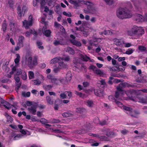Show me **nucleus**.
Returning a JSON list of instances; mask_svg holds the SVG:
<instances>
[{
    "label": "nucleus",
    "instance_id": "40",
    "mask_svg": "<svg viewBox=\"0 0 147 147\" xmlns=\"http://www.w3.org/2000/svg\"><path fill=\"white\" fill-rule=\"evenodd\" d=\"M12 137H13V140H18L20 138H23L22 136L21 135V134H14L12 136Z\"/></svg>",
    "mask_w": 147,
    "mask_h": 147
},
{
    "label": "nucleus",
    "instance_id": "14",
    "mask_svg": "<svg viewBox=\"0 0 147 147\" xmlns=\"http://www.w3.org/2000/svg\"><path fill=\"white\" fill-rule=\"evenodd\" d=\"M113 41L114 44L117 46H122L125 42L124 40L122 38L118 39L115 38L113 39Z\"/></svg>",
    "mask_w": 147,
    "mask_h": 147
},
{
    "label": "nucleus",
    "instance_id": "33",
    "mask_svg": "<svg viewBox=\"0 0 147 147\" xmlns=\"http://www.w3.org/2000/svg\"><path fill=\"white\" fill-rule=\"evenodd\" d=\"M59 65L58 66L59 68L61 69H63L64 68H65L67 67V65L64 63L63 62V61H59Z\"/></svg>",
    "mask_w": 147,
    "mask_h": 147
},
{
    "label": "nucleus",
    "instance_id": "46",
    "mask_svg": "<svg viewBox=\"0 0 147 147\" xmlns=\"http://www.w3.org/2000/svg\"><path fill=\"white\" fill-rule=\"evenodd\" d=\"M72 115L71 112H65L62 114V115L64 117H70Z\"/></svg>",
    "mask_w": 147,
    "mask_h": 147
},
{
    "label": "nucleus",
    "instance_id": "55",
    "mask_svg": "<svg viewBox=\"0 0 147 147\" xmlns=\"http://www.w3.org/2000/svg\"><path fill=\"white\" fill-rule=\"evenodd\" d=\"M133 51L131 49H129L127 50L125 53V54L127 55H130L133 53Z\"/></svg>",
    "mask_w": 147,
    "mask_h": 147
},
{
    "label": "nucleus",
    "instance_id": "29",
    "mask_svg": "<svg viewBox=\"0 0 147 147\" xmlns=\"http://www.w3.org/2000/svg\"><path fill=\"white\" fill-rule=\"evenodd\" d=\"M70 41L73 45L77 47H80L81 45V44L80 41H78L74 40H70Z\"/></svg>",
    "mask_w": 147,
    "mask_h": 147
},
{
    "label": "nucleus",
    "instance_id": "5",
    "mask_svg": "<svg viewBox=\"0 0 147 147\" xmlns=\"http://www.w3.org/2000/svg\"><path fill=\"white\" fill-rule=\"evenodd\" d=\"M33 23V19L32 15H30L28 20H24L22 22L23 26L26 29H28L32 26Z\"/></svg>",
    "mask_w": 147,
    "mask_h": 147
},
{
    "label": "nucleus",
    "instance_id": "56",
    "mask_svg": "<svg viewBox=\"0 0 147 147\" xmlns=\"http://www.w3.org/2000/svg\"><path fill=\"white\" fill-rule=\"evenodd\" d=\"M8 2L10 7H12L14 3V0H8Z\"/></svg>",
    "mask_w": 147,
    "mask_h": 147
},
{
    "label": "nucleus",
    "instance_id": "2",
    "mask_svg": "<svg viewBox=\"0 0 147 147\" xmlns=\"http://www.w3.org/2000/svg\"><path fill=\"white\" fill-rule=\"evenodd\" d=\"M127 34L130 36H135L138 38L144 33V31L142 27L133 26L131 29L127 31Z\"/></svg>",
    "mask_w": 147,
    "mask_h": 147
},
{
    "label": "nucleus",
    "instance_id": "43",
    "mask_svg": "<svg viewBox=\"0 0 147 147\" xmlns=\"http://www.w3.org/2000/svg\"><path fill=\"white\" fill-rule=\"evenodd\" d=\"M43 87L44 89L46 90H50L52 87V86L48 85H43Z\"/></svg>",
    "mask_w": 147,
    "mask_h": 147
},
{
    "label": "nucleus",
    "instance_id": "47",
    "mask_svg": "<svg viewBox=\"0 0 147 147\" xmlns=\"http://www.w3.org/2000/svg\"><path fill=\"white\" fill-rule=\"evenodd\" d=\"M36 131L43 133H46L47 131L44 129H42L40 128H36Z\"/></svg>",
    "mask_w": 147,
    "mask_h": 147
},
{
    "label": "nucleus",
    "instance_id": "11",
    "mask_svg": "<svg viewBox=\"0 0 147 147\" xmlns=\"http://www.w3.org/2000/svg\"><path fill=\"white\" fill-rule=\"evenodd\" d=\"M68 40L66 38H64L61 39L59 40H55L54 42V45L57 46L59 45H64L67 44Z\"/></svg>",
    "mask_w": 147,
    "mask_h": 147
},
{
    "label": "nucleus",
    "instance_id": "6",
    "mask_svg": "<svg viewBox=\"0 0 147 147\" xmlns=\"http://www.w3.org/2000/svg\"><path fill=\"white\" fill-rule=\"evenodd\" d=\"M17 13L18 16L20 18L21 17L22 15L24 14L27 11V8L25 5L19 6L17 7Z\"/></svg>",
    "mask_w": 147,
    "mask_h": 147
},
{
    "label": "nucleus",
    "instance_id": "61",
    "mask_svg": "<svg viewBox=\"0 0 147 147\" xmlns=\"http://www.w3.org/2000/svg\"><path fill=\"white\" fill-rule=\"evenodd\" d=\"M40 122L43 124H45L46 123H48L47 120L44 118H42L40 119Z\"/></svg>",
    "mask_w": 147,
    "mask_h": 147
},
{
    "label": "nucleus",
    "instance_id": "9",
    "mask_svg": "<svg viewBox=\"0 0 147 147\" xmlns=\"http://www.w3.org/2000/svg\"><path fill=\"white\" fill-rule=\"evenodd\" d=\"M18 127L20 129V131L21 133V135L22 136L23 138L26 137L27 136H29L31 135V132L27 130H25L23 129V126L21 125H19Z\"/></svg>",
    "mask_w": 147,
    "mask_h": 147
},
{
    "label": "nucleus",
    "instance_id": "49",
    "mask_svg": "<svg viewBox=\"0 0 147 147\" xmlns=\"http://www.w3.org/2000/svg\"><path fill=\"white\" fill-rule=\"evenodd\" d=\"M28 76L30 79L34 78V73L32 71H29L28 72Z\"/></svg>",
    "mask_w": 147,
    "mask_h": 147
},
{
    "label": "nucleus",
    "instance_id": "41",
    "mask_svg": "<svg viewBox=\"0 0 147 147\" xmlns=\"http://www.w3.org/2000/svg\"><path fill=\"white\" fill-rule=\"evenodd\" d=\"M106 3L109 5H111L116 2L117 0H104Z\"/></svg>",
    "mask_w": 147,
    "mask_h": 147
},
{
    "label": "nucleus",
    "instance_id": "28",
    "mask_svg": "<svg viewBox=\"0 0 147 147\" xmlns=\"http://www.w3.org/2000/svg\"><path fill=\"white\" fill-rule=\"evenodd\" d=\"M3 106L7 109H10L11 108H13V107H14V109H17L16 107L10 105L7 102H6L5 104L3 105Z\"/></svg>",
    "mask_w": 147,
    "mask_h": 147
},
{
    "label": "nucleus",
    "instance_id": "16",
    "mask_svg": "<svg viewBox=\"0 0 147 147\" xmlns=\"http://www.w3.org/2000/svg\"><path fill=\"white\" fill-rule=\"evenodd\" d=\"M39 78L40 79V80H39V79H37L33 81L34 85H39L41 83V81H44V77L42 75H40L39 76Z\"/></svg>",
    "mask_w": 147,
    "mask_h": 147
},
{
    "label": "nucleus",
    "instance_id": "23",
    "mask_svg": "<svg viewBox=\"0 0 147 147\" xmlns=\"http://www.w3.org/2000/svg\"><path fill=\"white\" fill-rule=\"evenodd\" d=\"M41 1V5L42 7L44 6L45 3V0H33V5L34 6L37 5V3Z\"/></svg>",
    "mask_w": 147,
    "mask_h": 147
},
{
    "label": "nucleus",
    "instance_id": "53",
    "mask_svg": "<svg viewBox=\"0 0 147 147\" xmlns=\"http://www.w3.org/2000/svg\"><path fill=\"white\" fill-rule=\"evenodd\" d=\"M2 27L3 31H5L6 30L7 28V25L6 23L5 20H4L3 22V24L2 25Z\"/></svg>",
    "mask_w": 147,
    "mask_h": 147
},
{
    "label": "nucleus",
    "instance_id": "3",
    "mask_svg": "<svg viewBox=\"0 0 147 147\" xmlns=\"http://www.w3.org/2000/svg\"><path fill=\"white\" fill-rule=\"evenodd\" d=\"M116 15L117 17L121 19L131 18L132 14L131 12L126 8H121L116 11Z\"/></svg>",
    "mask_w": 147,
    "mask_h": 147
},
{
    "label": "nucleus",
    "instance_id": "48",
    "mask_svg": "<svg viewBox=\"0 0 147 147\" xmlns=\"http://www.w3.org/2000/svg\"><path fill=\"white\" fill-rule=\"evenodd\" d=\"M47 101L48 104L50 105H52L53 104V101L51 100L49 96H47L46 97Z\"/></svg>",
    "mask_w": 147,
    "mask_h": 147
},
{
    "label": "nucleus",
    "instance_id": "58",
    "mask_svg": "<svg viewBox=\"0 0 147 147\" xmlns=\"http://www.w3.org/2000/svg\"><path fill=\"white\" fill-rule=\"evenodd\" d=\"M115 102L117 105L119 107L122 108L124 106L123 104L121 102L117 101L116 100H115Z\"/></svg>",
    "mask_w": 147,
    "mask_h": 147
},
{
    "label": "nucleus",
    "instance_id": "50",
    "mask_svg": "<svg viewBox=\"0 0 147 147\" xmlns=\"http://www.w3.org/2000/svg\"><path fill=\"white\" fill-rule=\"evenodd\" d=\"M30 92H23L22 93V95L24 97H29L30 95Z\"/></svg>",
    "mask_w": 147,
    "mask_h": 147
},
{
    "label": "nucleus",
    "instance_id": "17",
    "mask_svg": "<svg viewBox=\"0 0 147 147\" xmlns=\"http://www.w3.org/2000/svg\"><path fill=\"white\" fill-rule=\"evenodd\" d=\"M51 125L49 124L45 125V127L47 128L48 130L51 132H54L56 133H60L61 131L58 129H53L52 128H49L48 127L51 126Z\"/></svg>",
    "mask_w": 147,
    "mask_h": 147
},
{
    "label": "nucleus",
    "instance_id": "42",
    "mask_svg": "<svg viewBox=\"0 0 147 147\" xmlns=\"http://www.w3.org/2000/svg\"><path fill=\"white\" fill-rule=\"evenodd\" d=\"M80 57L84 61H87L90 60V58L89 57L86 56L85 55L82 54H80Z\"/></svg>",
    "mask_w": 147,
    "mask_h": 147
},
{
    "label": "nucleus",
    "instance_id": "24",
    "mask_svg": "<svg viewBox=\"0 0 147 147\" xmlns=\"http://www.w3.org/2000/svg\"><path fill=\"white\" fill-rule=\"evenodd\" d=\"M103 39L102 38H96L93 37L92 39V41L91 40L90 41L89 40V42L90 45H93V43L92 42H98L100 43L101 42V41Z\"/></svg>",
    "mask_w": 147,
    "mask_h": 147
},
{
    "label": "nucleus",
    "instance_id": "62",
    "mask_svg": "<svg viewBox=\"0 0 147 147\" xmlns=\"http://www.w3.org/2000/svg\"><path fill=\"white\" fill-rule=\"evenodd\" d=\"M63 13L64 15L69 17H70L71 16V14L70 12L67 13L65 11H63Z\"/></svg>",
    "mask_w": 147,
    "mask_h": 147
},
{
    "label": "nucleus",
    "instance_id": "52",
    "mask_svg": "<svg viewBox=\"0 0 147 147\" xmlns=\"http://www.w3.org/2000/svg\"><path fill=\"white\" fill-rule=\"evenodd\" d=\"M138 48L139 50L141 52L144 51L146 49V47L143 46H139Z\"/></svg>",
    "mask_w": 147,
    "mask_h": 147
},
{
    "label": "nucleus",
    "instance_id": "36",
    "mask_svg": "<svg viewBox=\"0 0 147 147\" xmlns=\"http://www.w3.org/2000/svg\"><path fill=\"white\" fill-rule=\"evenodd\" d=\"M112 34L113 32L112 31L110 30H105L103 32H99V34L100 35H111Z\"/></svg>",
    "mask_w": 147,
    "mask_h": 147
},
{
    "label": "nucleus",
    "instance_id": "7",
    "mask_svg": "<svg viewBox=\"0 0 147 147\" xmlns=\"http://www.w3.org/2000/svg\"><path fill=\"white\" fill-rule=\"evenodd\" d=\"M16 58L14 60V62L16 64L15 66L13 65H11V71L10 72V74H13L14 73L15 71L16 70V67L18 65V63L20 61V56L19 54H16Z\"/></svg>",
    "mask_w": 147,
    "mask_h": 147
},
{
    "label": "nucleus",
    "instance_id": "30",
    "mask_svg": "<svg viewBox=\"0 0 147 147\" xmlns=\"http://www.w3.org/2000/svg\"><path fill=\"white\" fill-rule=\"evenodd\" d=\"M123 109L126 111V113L128 114L129 115H130L132 110V109L129 107L125 106H124L123 107Z\"/></svg>",
    "mask_w": 147,
    "mask_h": 147
},
{
    "label": "nucleus",
    "instance_id": "20",
    "mask_svg": "<svg viewBox=\"0 0 147 147\" xmlns=\"http://www.w3.org/2000/svg\"><path fill=\"white\" fill-rule=\"evenodd\" d=\"M84 104L89 107H92L94 105V103L92 100H88L84 102Z\"/></svg>",
    "mask_w": 147,
    "mask_h": 147
},
{
    "label": "nucleus",
    "instance_id": "31",
    "mask_svg": "<svg viewBox=\"0 0 147 147\" xmlns=\"http://www.w3.org/2000/svg\"><path fill=\"white\" fill-rule=\"evenodd\" d=\"M70 3L73 4L75 7L78 6V2H80V0H68Z\"/></svg>",
    "mask_w": 147,
    "mask_h": 147
},
{
    "label": "nucleus",
    "instance_id": "12",
    "mask_svg": "<svg viewBox=\"0 0 147 147\" xmlns=\"http://www.w3.org/2000/svg\"><path fill=\"white\" fill-rule=\"evenodd\" d=\"M21 69H18L14 71V74L15 73L14 76V79L16 81V83H18L20 81V78L18 76H19L21 74Z\"/></svg>",
    "mask_w": 147,
    "mask_h": 147
},
{
    "label": "nucleus",
    "instance_id": "37",
    "mask_svg": "<svg viewBox=\"0 0 147 147\" xmlns=\"http://www.w3.org/2000/svg\"><path fill=\"white\" fill-rule=\"evenodd\" d=\"M65 51L70 54L73 55L74 53V49L70 47H67L65 49Z\"/></svg>",
    "mask_w": 147,
    "mask_h": 147
},
{
    "label": "nucleus",
    "instance_id": "21",
    "mask_svg": "<svg viewBox=\"0 0 147 147\" xmlns=\"http://www.w3.org/2000/svg\"><path fill=\"white\" fill-rule=\"evenodd\" d=\"M46 26H44L43 28L42 31L43 34L45 35L46 36H49L51 33V32L50 30H46L45 29H46Z\"/></svg>",
    "mask_w": 147,
    "mask_h": 147
},
{
    "label": "nucleus",
    "instance_id": "22",
    "mask_svg": "<svg viewBox=\"0 0 147 147\" xmlns=\"http://www.w3.org/2000/svg\"><path fill=\"white\" fill-rule=\"evenodd\" d=\"M61 61H63V59L61 57H56L51 60L50 63L53 64L57 63H59V62Z\"/></svg>",
    "mask_w": 147,
    "mask_h": 147
},
{
    "label": "nucleus",
    "instance_id": "18",
    "mask_svg": "<svg viewBox=\"0 0 147 147\" xmlns=\"http://www.w3.org/2000/svg\"><path fill=\"white\" fill-rule=\"evenodd\" d=\"M131 1L134 3V5L135 7L136 10L138 11L140 9L142 8V4L140 3H135V2L136 1V0H131Z\"/></svg>",
    "mask_w": 147,
    "mask_h": 147
},
{
    "label": "nucleus",
    "instance_id": "27",
    "mask_svg": "<svg viewBox=\"0 0 147 147\" xmlns=\"http://www.w3.org/2000/svg\"><path fill=\"white\" fill-rule=\"evenodd\" d=\"M24 39V38L23 36H20L19 37L18 42L17 43L18 44V45H19L21 47H23L24 46L23 42Z\"/></svg>",
    "mask_w": 147,
    "mask_h": 147
},
{
    "label": "nucleus",
    "instance_id": "1",
    "mask_svg": "<svg viewBox=\"0 0 147 147\" xmlns=\"http://www.w3.org/2000/svg\"><path fill=\"white\" fill-rule=\"evenodd\" d=\"M124 84L120 83L119 86L117 87V91L115 93V98L118 99L119 100H131L133 101L138 102L142 103H147V97H145L144 98L141 97H133V96L135 94L137 95L142 94L143 92H147V89H143L138 90L137 91L132 90H128L125 91L123 90L121 87V86H124Z\"/></svg>",
    "mask_w": 147,
    "mask_h": 147
},
{
    "label": "nucleus",
    "instance_id": "38",
    "mask_svg": "<svg viewBox=\"0 0 147 147\" xmlns=\"http://www.w3.org/2000/svg\"><path fill=\"white\" fill-rule=\"evenodd\" d=\"M20 75H21V77L22 79L24 80H26L27 78V75L26 72L23 71L21 70V74Z\"/></svg>",
    "mask_w": 147,
    "mask_h": 147
},
{
    "label": "nucleus",
    "instance_id": "59",
    "mask_svg": "<svg viewBox=\"0 0 147 147\" xmlns=\"http://www.w3.org/2000/svg\"><path fill=\"white\" fill-rule=\"evenodd\" d=\"M60 120L59 119H54L50 121V122L52 123H58L60 122Z\"/></svg>",
    "mask_w": 147,
    "mask_h": 147
},
{
    "label": "nucleus",
    "instance_id": "32",
    "mask_svg": "<svg viewBox=\"0 0 147 147\" xmlns=\"http://www.w3.org/2000/svg\"><path fill=\"white\" fill-rule=\"evenodd\" d=\"M31 34H33L35 36L37 35L36 32L34 30H31L30 32H27L26 33V36L27 37H28Z\"/></svg>",
    "mask_w": 147,
    "mask_h": 147
},
{
    "label": "nucleus",
    "instance_id": "54",
    "mask_svg": "<svg viewBox=\"0 0 147 147\" xmlns=\"http://www.w3.org/2000/svg\"><path fill=\"white\" fill-rule=\"evenodd\" d=\"M84 3L86 5H88L87 7L88 9H90L91 8L90 7V6H91L92 5V3L90 2H89L84 1Z\"/></svg>",
    "mask_w": 147,
    "mask_h": 147
},
{
    "label": "nucleus",
    "instance_id": "8",
    "mask_svg": "<svg viewBox=\"0 0 147 147\" xmlns=\"http://www.w3.org/2000/svg\"><path fill=\"white\" fill-rule=\"evenodd\" d=\"M90 68L92 69L94 73L96 74L99 76L101 77H104L105 74L100 69L97 68L96 66L93 65L90 66Z\"/></svg>",
    "mask_w": 147,
    "mask_h": 147
},
{
    "label": "nucleus",
    "instance_id": "10",
    "mask_svg": "<svg viewBox=\"0 0 147 147\" xmlns=\"http://www.w3.org/2000/svg\"><path fill=\"white\" fill-rule=\"evenodd\" d=\"M135 19L138 22H147V13L145 14L144 17L140 14H137L136 16Z\"/></svg>",
    "mask_w": 147,
    "mask_h": 147
},
{
    "label": "nucleus",
    "instance_id": "4",
    "mask_svg": "<svg viewBox=\"0 0 147 147\" xmlns=\"http://www.w3.org/2000/svg\"><path fill=\"white\" fill-rule=\"evenodd\" d=\"M37 57H32V55L27 54L26 56V63L30 68L33 67L37 64Z\"/></svg>",
    "mask_w": 147,
    "mask_h": 147
},
{
    "label": "nucleus",
    "instance_id": "34",
    "mask_svg": "<svg viewBox=\"0 0 147 147\" xmlns=\"http://www.w3.org/2000/svg\"><path fill=\"white\" fill-rule=\"evenodd\" d=\"M140 114V113L139 111H133L132 110V112H131L130 115H131L132 117H136L138 115H139Z\"/></svg>",
    "mask_w": 147,
    "mask_h": 147
},
{
    "label": "nucleus",
    "instance_id": "25",
    "mask_svg": "<svg viewBox=\"0 0 147 147\" xmlns=\"http://www.w3.org/2000/svg\"><path fill=\"white\" fill-rule=\"evenodd\" d=\"M95 94L99 97H101L103 96V92L100 90L95 89L94 90Z\"/></svg>",
    "mask_w": 147,
    "mask_h": 147
},
{
    "label": "nucleus",
    "instance_id": "13",
    "mask_svg": "<svg viewBox=\"0 0 147 147\" xmlns=\"http://www.w3.org/2000/svg\"><path fill=\"white\" fill-rule=\"evenodd\" d=\"M37 106V103H34L31 106L28 107V109L30 113L33 115H35Z\"/></svg>",
    "mask_w": 147,
    "mask_h": 147
},
{
    "label": "nucleus",
    "instance_id": "19",
    "mask_svg": "<svg viewBox=\"0 0 147 147\" xmlns=\"http://www.w3.org/2000/svg\"><path fill=\"white\" fill-rule=\"evenodd\" d=\"M54 26L55 28L60 29L61 31L64 33L65 32V30L63 27L58 23L57 22H55L54 23Z\"/></svg>",
    "mask_w": 147,
    "mask_h": 147
},
{
    "label": "nucleus",
    "instance_id": "15",
    "mask_svg": "<svg viewBox=\"0 0 147 147\" xmlns=\"http://www.w3.org/2000/svg\"><path fill=\"white\" fill-rule=\"evenodd\" d=\"M47 78L48 79L51 80V82L54 84L57 85L60 82V81L53 77L51 75L47 76Z\"/></svg>",
    "mask_w": 147,
    "mask_h": 147
},
{
    "label": "nucleus",
    "instance_id": "51",
    "mask_svg": "<svg viewBox=\"0 0 147 147\" xmlns=\"http://www.w3.org/2000/svg\"><path fill=\"white\" fill-rule=\"evenodd\" d=\"M85 111L84 109H82L80 108H77L76 109V111L78 113H81Z\"/></svg>",
    "mask_w": 147,
    "mask_h": 147
},
{
    "label": "nucleus",
    "instance_id": "57",
    "mask_svg": "<svg viewBox=\"0 0 147 147\" xmlns=\"http://www.w3.org/2000/svg\"><path fill=\"white\" fill-rule=\"evenodd\" d=\"M63 59V61L64 60L65 61H68L69 60V58L68 56H64L62 57L61 58Z\"/></svg>",
    "mask_w": 147,
    "mask_h": 147
},
{
    "label": "nucleus",
    "instance_id": "39",
    "mask_svg": "<svg viewBox=\"0 0 147 147\" xmlns=\"http://www.w3.org/2000/svg\"><path fill=\"white\" fill-rule=\"evenodd\" d=\"M96 121L95 120L94 121V122L95 123L98 124L99 123H100V124L102 125H105L107 123L105 121H102L101 122H100L99 120L98 119V118L96 119Z\"/></svg>",
    "mask_w": 147,
    "mask_h": 147
},
{
    "label": "nucleus",
    "instance_id": "64",
    "mask_svg": "<svg viewBox=\"0 0 147 147\" xmlns=\"http://www.w3.org/2000/svg\"><path fill=\"white\" fill-rule=\"evenodd\" d=\"M31 120L33 121H38L39 120L36 117L32 116L31 118Z\"/></svg>",
    "mask_w": 147,
    "mask_h": 147
},
{
    "label": "nucleus",
    "instance_id": "35",
    "mask_svg": "<svg viewBox=\"0 0 147 147\" xmlns=\"http://www.w3.org/2000/svg\"><path fill=\"white\" fill-rule=\"evenodd\" d=\"M4 115L6 117L7 119V121L9 123H11L13 121V119L12 117L9 116L7 113H5L4 114Z\"/></svg>",
    "mask_w": 147,
    "mask_h": 147
},
{
    "label": "nucleus",
    "instance_id": "45",
    "mask_svg": "<svg viewBox=\"0 0 147 147\" xmlns=\"http://www.w3.org/2000/svg\"><path fill=\"white\" fill-rule=\"evenodd\" d=\"M75 94L82 98H84L86 96L85 95L77 91H75Z\"/></svg>",
    "mask_w": 147,
    "mask_h": 147
},
{
    "label": "nucleus",
    "instance_id": "63",
    "mask_svg": "<svg viewBox=\"0 0 147 147\" xmlns=\"http://www.w3.org/2000/svg\"><path fill=\"white\" fill-rule=\"evenodd\" d=\"M60 96L61 98L64 99L67 97L66 94L65 93V92L63 93H61L60 95Z\"/></svg>",
    "mask_w": 147,
    "mask_h": 147
},
{
    "label": "nucleus",
    "instance_id": "26",
    "mask_svg": "<svg viewBox=\"0 0 147 147\" xmlns=\"http://www.w3.org/2000/svg\"><path fill=\"white\" fill-rule=\"evenodd\" d=\"M111 69L113 71H119L124 70L125 68L121 66H119L118 67L114 66L111 68Z\"/></svg>",
    "mask_w": 147,
    "mask_h": 147
},
{
    "label": "nucleus",
    "instance_id": "44",
    "mask_svg": "<svg viewBox=\"0 0 147 147\" xmlns=\"http://www.w3.org/2000/svg\"><path fill=\"white\" fill-rule=\"evenodd\" d=\"M66 78L67 81H69L71 78V72H68L66 75Z\"/></svg>",
    "mask_w": 147,
    "mask_h": 147
},
{
    "label": "nucleus",
    "instance_id": "60",
    "mask_svg": "<svg viewBox=\"0 0 147 147\" xmlns=\"http://www.w3.org/2000/svg\"><path fill=\"white\" fill-rule=\"evenodd\" d=\"M34 103H36L34 102H32L29 101H27L26 102V104L27 106L30 107Z\"/></svg>",
    "mask_w": 147,
    "mask_h": 147
}]
</instances>
